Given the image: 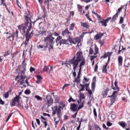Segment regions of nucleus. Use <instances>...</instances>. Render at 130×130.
Masks as SVG:
<instances>
[{
	"mask_svg": "<svg viewBox=\"0 0 130 130\" xmlns=\"http://www.w3.org/2000/svg\"><path fill=\"white\" fill-rule=\"evenodd\" d=\"M25 21L26 22L25 23H22L18 26V28L20 31H22L24 34H25V37L30 39L32 38L33 36V31H32L30 35H29V32L31 31L32 29V23H31V18L29 17H25Z\"/></svg>",
	"mask_w": 130,
	"mask_h": 130,
	"instance_id": "nucleus-1",
	"label": "nucleus"
},
{
	"mask_svg": "<svg viewBox=\"0 0 130 130\" xmlns=\"http://www.w3.org/2000/svg\"><path fill=\"white\" fill-rule=\"evenodd\" d=\"M80 61H81V59L78 57V58H72L70 61L69 62L70 64L72 65L73 67V70L74 72L73 73V75L75 78L77 77V73L76 72V70L78 68V66H79V63H80Z\"/></svg>",
	"mask_w": 130,
	"mask_h": 130,
	"instance_id": "nucleus-2",
	"label": "nucleus"
},
{
	"mask_svg": "<svg viewBox=\"0 0 130 130\" xmlns=\"http://www.w3.org/2000/svg\"><path fill=\"white\" fill-rule=\"evenodd\" d=\"M79 57L81 60L80 61V64H79V69L80 71L83 69V67L86 64V60L85 59V58H84V56H83V52L81 50L77 52L76 54V55H75L73 58H75V59Z\"/></svg>",
	"mask_w": 130,
	"mask_h": 130,
	"instance_id": "nucleus-3",
	"label": "nucleus"
},
{
	"mask_svg": "<svg viewBox=\"0 0 130 130\" xmlns=\"http://www.w3.org/2000/svg\"><path fill=\"white\" fill-rule=\"evenodd\" d=\"M20 73L16 77L15 80L16 81H17L18 84L20 85V86H22L24 83H26L27 85V86H30V84H29V82L28 81L29 79L26 78L25 81H24V80H25V78L24 76L23 75H20Z\"/></svg>",
	"mask_w": 130,
	"mask_h": 130,
	"instance_id": "nucleus-4",
	"label": "nucleus"
},
{
	"mask_svg": "<svg viewBox=\"0 0 130 130\" xmlns=\"http://www.w3.org/2000/svg\"><path fill=\"white\" fill-rule=\"evenodd\" d=\"M52 109H53L52 115H55L57 114L59 120H60V118H61V107L60 106L58 108L57 106H55Z\"/></svg>",
	"mask_w": 130,
	"mask_h": 130,
	"instance_id": "nucleus-5",
	"label": "nucleus"
},
{
	"mask_svg": "<svg viewBox=\"0 0 130 130\" xmlns=\"http://www.w3.org/2000/svg\"><path fill=\"white\" fill-rule=\"evenodd\" d=\"M56 43H57V45H59V46L62 45V44H69V41L68 40L62 39V37L59 36L55 40Z\"/></svg>",
	"mask_w": 130,
	"mask_h": 130,
	"instance_id": "nucleus-6",
	"label": "nucleus"
},
{
	"mask_svg": "<svg viewBox=\"0 0 130 130\" xmlns=\"http://www.w3.org/2000/svg\"><path fill=\"white\" fill-rule=\"evenodd\" d=\"M54 37H53L52 34L50 33V35L48 36L47 37L44 38V41L46 42L47 44H54Z\"/></svg>",
	"mask_w": 130,
	"mask_h": 130,
	"instance_id": "nucleus-7",
	"label": "nucleus"
},
{
	"mask_svg": "<svg viewBox=\"0 0 130 130\" xmlns=\"http://www.w3.org/2000/svg\"><path fill=\"white\" fill-rule=\"evenodd\" d=\"M116 94H117V91H114L112 93V95H109L108 96V98H111L110 99V101L112 105L116 101V98L117 97V95H116Z\"/></svg>",
	"mask_w": 130,
	"mask_h": 130,
	"instance_id": "nucleus-8",
	"label": "nucleus"
},
{
	"mask_svg": "<svg viewBox=\"0 0 130 130\" xmlns=\"http://www.w3.org/2000/svg\"><path fill=\"white\" fill-rule=\"evenodd\" d=\"M46 99L47 100V104L48 107L51 106V105L53 104V99H52V96H51V95H47Z\"/></svg>",
	"mask_w": 130,
	"mask_h": 130,
	"instance_id": "nucleus-9",
	"label": "nucleus"
},
{
	"mask_svg": "<svg viewBox=\"0 0 130 130\" xmlns=\"http://www.w3.org/2000/svg\"><path fill=\"white\" fill-rule=\"evenodd\" d=\"M114 85H115V87H113V81H112L111 88L113 90H117L114 91V92H117V93H118V92H119V87L117 85V79H116L115 80Z\"/></svg>",
	"mask_w": 130,
	"mask_h": 130,
	"instance_id": "nucleus-10",
	"label": "nucleus"
},
{
	"mask_svg": "<svg viewBox=\"0 0 130 130\" xmlns=\"http://www.w3.org/2000/svg\"><path fill=\"white\" fill-rule=\"evenodd\" d=\"M78 105L76 104H71L70 105V110L72 111V112H79V110H78Z\"/></svg>",
	"mask_w": 130,
	"mask_h": 130,
	"instance_id": "nucleus-11",
	"label": "nucleus"
},
{
	"mask_svg": "<svg viewBox=\"0 0 130 130\" xmlns=\"http://www.w3.org/2000/svg\"><path fill=\"white\" fill-rule=\"evenodd\" d=\"M110 20H111V17H109L106 19H102L101 21H99V23L102 24V26L106 27V26H107V23H108V21H110Z\"/></svg>",
	"mask_w": 130,
	"mask_h": 130,
	"instance_id": "nucleus-12",
	"label": "nucleus"
},
{
	"mask_svg": "<svg viewBox=\"0 0 130 130\" xmlns=\"http://www.w3.org/2000/svg\"><path fill=\"white\" fill-rule=\"evenodd\" d=\"M19 34V31L18 29H16V31L13 32V36H10L9 37H8V39H10V38H12V40H14V39L15 37H16V38H19L18 36Z\"/></svg>",
	"mask_w": 130,
	"mask_h": 130,
	"instance_id": "nucleus-13",
	"label": "nucleus"
},
{
	"mask_svg": "<svg viewBox=\"0 0 130 130\" xmlns=\"http://www.w3.org/2000/svg\"><path fill=\"white\" fill-rule=\"evenodd\" d=\"M61 35L62 36H66V35H69V36H71V35H72V32L69 31V29L67 28L65 30L62 31Z\"/></svg>",
	"mask_w": 130,
	"mask_h": 130,
	"instance_id": "nucleus-14",
	"label": "nucleus"
},
{
	"mask_svg": "<svg viewBox=\"0 0 130 130\" xmlns=\"http://www.w3.org/2000/svg\"><path fill=\"white\" fill-rule=\"evenodd\" d=\"M103 35H104V34L98 33L94 37V40H99V39H101L103 37Z\"/></svg>",
	"mask_w": 130,
	"mask_h": 130,
	"instance_id": "nucleus-15",
	"label": "nucleus"
},
{
	"mask_svg": "<svg viewBox=\"0 0 130 130\" xmlns=\"http://www.w3.org/2000/svg\"><path fill=\"white\" fill-rule=\"evenodd\" d=\"M21 97H20V95H16L15 98H14V100L15 101V102L16 103H18V106L22 107V105H21V103H20V99Z\"/></svg>",
	"mask_w": 130,
	"mask_h": 130,
	"instance_id": "nucleus-16",
	"label": "nucleus"
},
{
	"mask_svg": "<svg viewBox=\"0 0 130 130\" xmlns=\"http://www.w3.org/2000/svg\"><path fill=\"white\" fill-rule=\"evenodd\" d=\"M5 2L6 1L5 0H1L2 5H4L8 13H9V14H11V9H12V7H9V9L8 7H7V5L6 4Z\"/></svg>",
	"mask_w": 130,
	"mask_h": 130,
	"instance_id": "nucleus-17",
	"label": "nucleus"
},
{
	"mask_svg": "<svg viewBox=\"0 0 130 130\" xmlns=\"http://www.w3.org/2000/svg\"><path fill=\"white\" fill-rule=\"evenodd\" d=\"M81 26L83 28H86V29H89L90 28V25L88 22H81Z\"/></svg>",
	"mask_w": 130,
	"mask_h": 130,
	"instance_id": "nucleus-18",
	"label": "nucleus"
},
{
	"mask_svg": "<svg viewBox=\"0 0 130 130\" xmlns=\"http://www.w3.org/2000/svg\"><path fill=\"white\" fill-rule=\"evenodd\" d=\"M123 61V58L121 55H119L118 57V66L121 67L122 66V61Z\"/></svg>",
	"mask_w": 130,
	"mask_h": 130,
	"instance_id": "nucleus-19",
	"label": "nucleus"
},
{
	"mask_svg": "<svg viewBox=\"0 0 130 130\" xmlns=\"http://www.w3.org/2000/svg\"><path fill=\"white\" fill-rule=\"evenodd\" d=\"M120 47H122L121 50H120ZM123 50H126V48L124 47L123 46H120L119 47V50L118 53H117V55H119L121 52H122V53H123Z\"/></svg>",
	"mask_w": 130,
	"mask_h": 130,
	"instance_id": "nucleus-20",
	"label": "nucleus"
},
{
	"mask_svg": "<svg viewBox=\"0 0 130 130\" xmlns=\"http://www.w3.org/2000/svg\"><path fill=\"white\" fill-rule=\"evenodd\" d=\"M118 124L120 125L123 128H125L126 127V123L123 121L118 122Z\"/></svg>",
	"mask_w": 130,
	"mask_h": 130,
	"instance_id": "nucleus-21",
	"label": "nucleus"
},
{
	"mask_svg": "<svg viewBox=\"0 0 130 130\" xmlns=\"http://www.w3.org/2000/svg\"><path fill=\"white\" fill-rule=\"evenodd\" d=\"M124 8V6H121V7L118 9L117 13L113 16V17H117L119 15V13L122 11V9Z\"/></svg>",
	"mask_w": 130,
	"mask_h": 130,
	"instance_id": "nucleus-22",
	"label": "nucleus"
},
{
	"mask_svg": "<svg viewBox=\"0 0 130 130\" xmlns=\"http://www.w3.org/2000/svg\"><path fill=\"white\" fill-rule=\"evenodd\" d=\"M68 41H69L70 42V43H72V44H75V38H72L71 36H69V38L67 40Z\"/></svg>",
	"mask_w": 130,
	"mask_h": 130,
	"instance_id": "nucleus-23",
	"label": "nucleus"
},
{
	"mask_svg": "<svg viewBox=\"0 0 130 130\" xmlns=\"http://www.w3.org/2000/svg\"><path fill=\"white\" fill-rule=\"evenodd\" d=\"M47 46H48V45H47V44H46V46L40 45L38 46V48L42 49V50H46V49L47 48Z\"/></svg>",
	"mask_w": 130,
	"mask_h": 130,
	"instance_id": "nucleus-24",
	"label": "nucleus"
},
{
	"mask_svg": "<svg viewBox=\"0 0 130 130\" xmlns=\"http://www.w3.org/2000/svg\"><path fill=\"white\" fill-rule=\"evenodd\" d=\"M110 56H111V54H110V52H108L107 53H106L104 54L103 56L101 57V58H103V57H104V58H106V57H110Z\"/></svg>",
	"mask_w": 130,
	"mask_h": 130,
	"instance_id": "nucleus-25",
	"label": "nucleus"
},
{
	"mask_svg": "<svg viewBox=\"0 0 130 130\" xmlns=\"http://www.w3.org/2000/svg\"><path fill=\"white\" fill-rule=\"evenodd\" d=\"M107 66L108 63H106L103 67L102 72L104 73L105 74H107Z\"/></svg>",
	"mask_w": 130,
	"mask_h": 130,
	"instance_id": "nucleus-26",
	"label": "nucleus"
},
{
	"mask_svg": "<svg viewBox=\"0 0 130 130\" xmlns=\"http://www.w3.org/2000/svg\"><path fill=\"white\" fill-rule=\"evenodd\" d=\"M124 66L126 68H129L130 66V60L126 59L124 61Z\"/></svg>",
	"mask_w": 130,
	"mask_h": 130,
	"instance_id": "nucleus-27",
	"label": "nucleus"
},
{
	"mask_svg": "<svg viewBox=\"0 0 130 130\" xmlns=\"http://www.w3.org/2000/svg\"><path fill=\"white\" fill-rule=\"evenodd\" d=\"M18 69L20 71L21 75H25V72L26 70H24L23 66H18Z\"/></svg>",
	"mask_w": 130,
	"mask_h": 130,
	"instance_id": "nucleus-28",
	"label": "nucleus"
},
{
	"mask_svg": "<svg viewBox=\"0 0 130 130\" xmlns=\"http://www.w3.org/2000/svg\"><path fill=\"white\" fill-rule=\"evenodd\" d=\"M81 37L74 38L75 44H77V43L79 44V43L81 42Z\"/></svg>",
	"mask_w": 130,
	"mask_h": 130,
	"instance_id": "nucleus-29",
	"label": "nucleus"
},
{
	"mask_svg": "<svg viewBox=\"0 0 130 130\" xmlns=\"http://www.w3.org/2000/svg\"><path fill=\"white\" fill-rule=\"evenodd\" d=\"M94 50L95 52L94 54V55H96V54H98V53H99V48H98V47H97L96 45H95V46L94 47Z\"/></svg>",
	"mask_w": 130,
	"mask_h": 130,
	"instance_id": "nucleus-30",
	"label": "nucleus"
},
{
	"mask_svg": "<svg viewBox=\"0 0 130 130\" xmlns=\"http://www.w3.org/2000/svg\"><path fill=\"white\" fill-rule=\"evenodd\" d=\"M77 9L78 11L82 13V12H83V6H81L80 4H78L77 5Z\"/></svg>",
	"mask_w": 130,
	"mask_h": 130,
	"instance_id": "nucleus-31",
	"label": "nucleus"
},
{
	"mask_svg": "<svg viewBox=\"0 0 130 130\" xmlns=\"http://www.w3.org/2000/svg\"><path fill=\"white\" fill-rule=\"evenodd\" d=\"M29 39L28 38H26L25 42L22 43V45H23V44H24L25 47L26 46H28V44L29 43Z\"/></svg>",
	"mask_w": 130,
	"mask_h": 130,
	"instance_id": "nucleus-32",
	"label": "nucleus"
},
{
	"mask_svg": "<svg viewBox=\"0 0 130 130\" xmlns=\"http://www.w3.org/2000/svg\"><path fill=\"white\" fill-rule=\"evenodd\" d=\"M11 92H12V89H10L9 91L7 92L5 94H4V97H5V98L6 99L9 98L10 96V93H11Z\"/></svg>",
	"mask_w": 130,
	"mask_h": 130,
	"instance_id": "nucleus-33",
	"label": "nucleus"
},
{
	"mask_svg": "<svg viewBox=\"0 0 130 130\" xmlns=\"http://www.w3.org/2000/svg\"><path fill=\"white\" fill-rule=\"evenodd\" d=\"M49 67H50V66H46V65H45L43 68V72H46L47 73H48V71H49Z\"/></svg>",
	"mask_w": 130,
	"mask_h": 130,
	"instance_id": "nucleus-34",
	"label": "nucleus"
},
{
	"mask_svg": "<svg viewBox=\"0 0 130 130\" xmlns=\"http://www.w3.org/2000/svg\"><path fill=\"white\" fill-rule=\"evenodd\" d=\"M89 81H90V79L89 78H87V77H86V76H84L83 77V84H86V83H87V82H89Z\"/></svg>",
	"mask_w": 130,
	"mask_h": 130,
	"instance_id": "nucleus-35",
	"label": "nucleus"
},
{
	"mask_svg": "<svg viewBox=\"0 0 130 130\" xmlns=\"http://www.w3.org/2000/svg\"><path fill=\"white\" fill-rule=\"evenodd\" d=\"M108 92H109V89L107 88L103 93V97H106L108 95Z\"/></svg>",
	"mask_w": 130,
	"mask_h": 130,
	"instance_id": "nucleus-36",
	"label": "nucleus"
},
{
	"mask_svg": "<svg viewBox=\"0 0 130 130\" xmlns=\"http://www.w3.org/2000/svg\"><path fill=\"white\" fill-rule=\"evenodd\" d=\"M76 25V24L73 23L71 24V26L69 27V30L70 31H73L74 30V28H75V25Z\"/></svg>",
	"mask_w": 130,
	"mask_h": 130,
	"instance_id": "nucleus-37",
	"label": "nucleus"
},
{
	"mask_svg": "<svg viewBox=\"0 0 130 130\" xmlns=\"http://www.w3.org/2000/svg\"><path fill=\"white\" fill-rule=\"evenodd\" d=\"M26 66H27V64L25 63V60H24L21 66L23 69V71H26Z\"/></svg>",
	"mask_w": 130,
	"mask_h": 130,
	"instance_id": "nucleus-38",
	"label": "nucleus"
},
{
	"mask_svg": "<svg viewBox=\"0 0 130 130\" xmlns=\"http://www.w3.org/2000/svg\"><path fill=\"white\" fill-rule=\"evenodd\" d=\"M16 101L13 99V100L12 101L11 103H10V105L11 107H13L16 105Z\"/></svg>",
	"mask_w": 130,
	"mask_h": 130,
	"instance_id": "nucleus-39",
	"label": "nucleus"
},
{
	"mask_svg": "<svg viewBox=\"0 0 130 130\" xmlns=\"http://www.w3.org/2000/svg\"><path fill=\"white\" fill-rule=\"evenodd\" d=\"M80 86L81 87V88L80 89L79 92H81V91L85 90V85L84 84H80Z\"/></svg>",
	"mask_w": 130,
	"mask_h": 130,
	"instance_id": "nucleus-40",
	"label": "nucleus"
},
{
	"mask_svg": "<svg viewBox=\"0 0 130 130\" xmlns=\"http://www.w3.org/2000/svg\"><path fill=\"white\" fill-rule=\"evenodd\" d=\"M84 107V102H81L80 104L79 105L78 110H80L81 108H83Z\"/></svg>",
	"mask_w": 130,
	"mask_h": 130,
	"instance_id": "nucleus-41",
	"label": "nucleus"
},
{
	"mask_svg": "<svg viewBox=\"0 0 130 130\" xmlns=\"http://www.w3.org/2000/svg\"><path fill=\"white\" fill-rule=\"evenodd\" d=\"M69 103H71V102H75L76 101V100H74L72 96H70V99L68 100Z\"/></svg>",
	"mask_w": 130,
	"mask_h": 130,
	"instance_id": "nucleus-42",
	"label": "nucleus"
},
{
	"mask_svg": "<svg viewBox=\"0 0 130 130\" xmlns=\"http://www.w3.org/2000/svg\"><path fill=\"white\" fill-rule=\"evenodd\" d=\"M93 114L94 116V118L97 119V112L96 111V109L93 108Z\"/></svg>",
	"mask_w": 130,
	"mask_h": 130,
	"instance_id": "nucleus-43",
	"label": "nucleus"
},
{
	"mask_svg": "<svg viewBox=\"0 0 130 130\" xmlns=\"http://www.w3.org/2000/svg\"><path fill=\"white\" fill-rule=\"evenodd\" d=\"M86 91H87L88 93L89 94V97H91L92 95H93V92H92V90L86 89Z\"/></svg>",
	"mask_w": 130,
	"mask_h": 130,
	"instance_id": "nucleus-44",
	"label": "nucleus"
},
{
	"mask_svg": "<svg viewBox=\"0 0 130 130\" xmlns=\"http://www.w3.org/2000/svg\"><path fill=\"white\" fill-rule=\"evenodd\" d=\"M35 98L37 99V100H39L40 101H41L42 100V98L39 95H35Z\"/></svg>",
	"mask_w": 130,
	"mask_h": 130,
	"instance_id": "nucleus-45",
	"label": "nucleus"
},
{
	"mask_svg": "<svg viewBox=\"0 0 130 130\" xmlns=\"http://www.w3.org/2000/svg\"><path fill=\"white\" fill-rule=\"evenodd\" d=\"M10 51H7L5 52V54L4 55V56L6 57V56H8V55H10Z\"/></svg>",
	"mask_w": 130,
	"mask_h": 130,
	"instance_id": "nucleus-46",
	"label": "nucleus"
},
{
	"mask_svg": "<svg viewBox=\"0 0 130 130\" xmlns=\"http://www.w3.org/2000/svg\"><path fill=\"white\" fill-rule=\"evenodd\" d=\"M99 43H100V44H101V47H102L103 45H104V44H105V42H104V41L102 40H100L99 41Z\"/></svg>",
	"mask_w": 130,
	"mask_h": 130,
	"instance_id": "nucleus-47",
	"label": "nucleus"
},
{
	"mask_svg": "<svg viewBox=\"0 0 130 130\" xmlns=\"http://www.w3.org/2000/svg\"><path fill=\"white\" fill-rule=\"evenodd\" d=\"M24 93L26 95H29V94H30L31 91H30V90H29V89H26L25 90Z\"/></svg>",
	"mask_w": 130,
	"mask_h": 130,
	"instance_id": "nucleus-48",
	"label": "nucleus"
},
{
	"mask_svg": "<svg viewBox=\"0 0 130 130\" xmlns=\"http://www.w3.org/2000/svg\"><path fill=\"white\" fill-rule=\"evenodd\" d=\"M36 78H37V80H42V79H43V78L42 77V76H41V75H37L36 76Z\"/></svg>",
	"mask_w": 130,
	"mask_h": 130,
	"instance_id": "nucleus-49",
	"label": "nucleus"
},
{
	"mask_svg": "<svg viewBox=\"0 0 130 130\" xmlns=\"http://www.w3.org/2000/svg\"><path fill=\"white\" fill-rule=\"evenodd\" d=\"M123 21H124V18L121 17L119 21V23L122 24V23H123Z\"/></svg>",
	"mask_w": 130,
	"mask_h": 130,
	"instance_id": "nucleus-50",
	"label": "nucleus"
},
{
	"mask_svg": "<svg viewBox=\"0 0 130 130\" xmlns=\"http://www.w3.org/2000/svg\"><path fill=\"white\" fill-rule=\"evenodd\" d=\"M96 86V83H95V82H93L91 84V89H95V87Z\"/></svg>",
	"mask_w": 130,
	"mask_h": 130,
	"instance_id": "nucleus-51",
	"label": "nucleus"
},
{
	"mask_svg": "<svg viewBox=\"0 0 130 130\" xmlns=\"http://www.w3.org/2000/svg\"><path fill=\"white\" fill-rule=\"evenodd\" d=\"M81 72H82V70H80V69L79 70V72L78 73V75H77V78L78 79H79L80 77L81 76Z\"/></svg>",
	"mask_w": 130,
	"mask_h": 130,
	"instance_id": "nucleus-52",
	"label": "nucleus"
},
{
	"mask_svg": "<svg viewBox=\"0 0 130 130\" xmlns=\"http://www.w3.org/2000/svg\"><path fill=\"white\" fill-rule=\"evenodd\" d=\"M80 98L81 99H85L86 98L85 97V95H84L83 93H80Z\"/></svg>",
	"mask_w": 130,
	"mask_h": 130,
	"instance_id": "nucleus-53",
	"label": "nucleus"
},
{
	"mask_svg": "<svg viewBox=\"0 0 130 130\" xmlns=\"http://www.w3.org/2000/svg\"><path fill=\"white\" fill-rule=\"evenodd\" d=\"M94 128L95 130H98L100 129V127L98 124H94Z\"/></svg>",
	"mask_w": 130,
	"mask_h": 130,
	"instance_id": "nucleus-54",
	"label": "nucleus"
},
{
	"mask_svg": "<svg viewBox=\"0 0 130 130\" xmlns=\"http://www.w3.org/2000/svg\"><path fill=\"white\" fill-rule=\"evenodd\" d=\"M53 35H54V36H59V34L57 33L56 31H54L53 34H52V36Z\"/></svg>",
	"mask_w": 130,
	"mask_h": 130,
	"instance_id": "nucleus-55",
	"label": "nucleus"
},
{
	"mask_svg": "<svg viewBox=\"0 0 130 130\" xmlns=\"http://www.w3.org/2000/svg\"><path fill=\"white\" fill-rule=\"evenodd\" d=\"M30 16V11L29 10H27V13H26L25 14L24 16L25 17H29Z\"/></svg>",
	"mask_w": 130,
	"mask_h": 130,
	"instance_id": "nucleus-56",
	"label": "nucleus"
},
{
	"mask_svg": "<svg viewBox=\"0 0 130 130\" xmlns=\"http://www.w3.org/2000/svg\"><path fill=\"white\" fill-rule=\"evenodd\" d=\"M96 57H97V56H90V60H91V61L94 60V59H95V58H96Z\"/></svg>",
	"mask_w": 130,
	"mask_h": 130,
	"instance_id": "nucleus-57",
	"label": "nucleus"
},
{
	"mask_svg": "<svg viewBox=\"0 0 130 130\" xmlns=\"http://www.w3.org/2000/svg\"><path fill=\"white\" fill-rule=\"evenodd\" d=\"M89 54H94V51L93 50V49L91 48L89 49Z\"/></svg>",
	"mask_w": 130,
	"mask_h": 130,
	"instance_id": "nucleus-58",
	"label": "nucleus"
},
{
	"mask_svg": "<svg viewBox=\"0 0 130 130\" xmlns=\"http://www.w3.org/2000/svg\"><path fill=\"white\" fill-rule=\"evenodd\" d=\"M50 46L49 47V51H50L51 49H53V44H49Z\"/></svg>",
	"mask_w": 130,
	"mask_h": 130,
	"instance_id": "nucleus-59",
	"label": "nucleus"
},
{
	"mask_svg": "<svg viewBox=\"0 0 130 130\" xmlns=\"http://www.w3.org/2000/svg\"><path fill=\"white\" fill-rule=\"evenodd\" d=\"M42 122H43V123H44L45 124L44 127H45V128H46V127L47 126V122L42 120Z\"/></svg>",
	"mask_w": 130,
	"mask_h": 130,
	"instance_id": "nucleus-60",
	"label": "nucleus"
},
{
	"mask_svg": "<svg viewBox=\"0 0 130 130\" xmlns=\"http://www.w3.org/2000/svg\"><path fill=\"white\" fill-rule=\"evenodd\" d=\"M98 70V63L95 65L94 67V72H97V70Z\"/></svg>",
	"mask_w": 130,
	"mask_h": 130,
	"instance_id": "nucleus-61",
	"label": "nucleus"
},
{
	"mask_svg": "<svg viewBox=\"0 0 130 130\" xmlns=\"http://www.w3.org/2000/svg\"><path fill=\"white\" fill-rule=\"evenodd\" d=\"M29 71H30V73H32V72H35V68H34L33 67H30Z\"/></svg>",
	"mask_w": 130,
	"mask_h": 130,
	"instance_id": "nucleus-62",
	"label": "nucleus"
},
{
	"mask_svg": "<svg viewBox=\"0 0 130 130\" xmlns=\"http://www.w3.org/2000/svg\"><path fill=\"white\" fill-rule=\"evenodd\" d=\"M0 104L1 105H5V102L1 98H0Z\"/></svg>",
	"mask_w": 130,
	"mask_h": 130,
	"instance_id": "nucleus-63",
	"label": "nucleus"
},
{
	"mask_svg": "<svg viewBox=\"0 0 130 130\" xmlns=\"http://www.w3.org/2000/svg\"><path fill=\"white\" fill-rule=\"evenodd\" d=\"M107 125L108 126H111V125H112V123L111 122H110V121H108L107 122Z\"/></svg>",
	"mask_w": 130,
	"mask_h": 130,
	"instance_id": "nucleus-64",
	"label": "nucleus"
}]
</instances>
